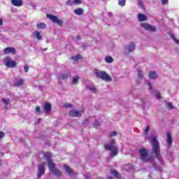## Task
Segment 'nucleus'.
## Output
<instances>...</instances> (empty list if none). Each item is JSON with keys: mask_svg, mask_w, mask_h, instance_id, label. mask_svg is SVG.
I'll return each mask as SVG.
<instances>
[{"mask_svg": "<svg viewBox=\"0 0 179 179\" xmlns=\"http://www.w3.org/2000/svg\"><path fill=\"white\" fill-rule=\"evenodd\" d=\"M79 79L80 78L78 76L73 77L72 85H78Z\"/></svg>", "mask_w": 179, "mask_h": 179, "instance_id": "cd10ccee", "label": "nucleus"}, {"mask_svg": "<svg viewBox=\"0 0 179 179\" xmlns=\"http://www.w3.org/2000/svg\"><path fill=\"white\" fill-rule=\"evenodd\" d=\"M146 85L147 86H148L150 90H152V92L153 93L154 96H156L157 99L158 100H160V99H162L160 92H159V91L153 90V88L152 87V84H150L149 81H146Z\"/></svg>", "mask_w": 179, "mask_h": 179, "instance_id": "1a4fd4ad", "label": "nucleus"}, {"mask_svg": "<svg viewBox=\"0 0 179 179\" xmlns=\"http://www.w3.org/2000/svg\"><path fill=\"white\" fill-rule=\"evenodd\" d=\"M36 27L37 29H45L47 27V25L44 23H38L36 24Z\"/></svg>", "mask_w": 179, "mask_h": 179, "instance_id": "c756f323", "label": "nucleus"}, {"mask_svg": "<svg viewBox=\"0 0 179 179\" xmlns=\"http://www.w3.org/2000/svg\"><path fill=\"white\" fill-rule=\"evenodd\" d=\"M73 3H73V1L72 0H69L66 2V5H68L69 6H71L73 5Z\"/></svg>", "mask_w": 179, "mask_h": 179, "instance_id": "58836bf2", "label": "nucleus"}, {"mask_svg": "<svg viewBox=\"0 0 179 179\" xmlns=\"http://www.w3.org/2000/svg\"><path fill=\"white\" fill-rule=\"evenodd\" d=\"M51 173L55 176V177H61L62 176V172L58 169H55V170L52 171Z\"/></svg>", "mask_w": 179, "mask_h": 179, "instance_id": "412c9836", "label": "nucleus"}, {"mask_svg": "<svg viewBox=\"0 0 179 179\" xmlns=\"http://www.w3.org/2000/svg\"><path fill=\"white\" fill-rule=\"evenodd\" d=\"M80 55H76V56L71 57L73 61H78V59H80Z\"/></svg>", "mask_w": 179, "mask_h": 179, "instance_id": "e433bc0d", "label": "nucleus"}, {"mask_svg": "<svg viewBox=\"0 0 179 179\" xmlns=\"http://www.w3.org/2000/svg\"><path fill=\"white\" fill-rule=\"evenodd\" d=\"M35 110H36V112L38 114H40V113H42V112H41V108H40V106H37Z\"/></svg>", "mask_w": 179, "mask_h": 179, "instance_id": "4c0bfd02", "label": "nucleus"}, {"mask_svg": "<svg viewBox=\"0 0 179 179\" xmlns=\"http://www.w3.org/2000/svg\"><path fill=\"white\" fill-rule=\"evenodd\" d=\"M125 50L127 51V52H132V51L135 50V43H130L125 48Z\"/></svg>", "mask_w": 179, "mask_h": 179, "instance_id": "f3484780", "label": "nucleus"}, {"mask_svg": "<svg viewBox=\"0 0 179 179\" xmlns=\"http://www.w3.org/2000/svg\"><path fill=\"white\" fill-rule=\"evenodd\" d=\"M139 155H140V158L142 160V162H148L149 159H148V153L146 149L145 148H141L139 150Z\"/></svg>", "mask_w": 179, "mask_h": 179, "instance_id": "423d86ee", "label": "nucleus"}, {"mask_svg": "<svg viewBox=\"0 0 179 179\" xmlns=\"http://www.w3.org/2000/svg\"><path fill=\"white\" fill-rule=\"evenodd\" d=\"M141 27L145 30H149L150 31H156V27H153L148 23H141Z\"/></svg>", "mask_w": 179, "mask_h": 179, "instance_id": "9d476101", "label": "nucleus"}, {"mask_svg": "<svg viewBox=\"0 0 179 179\" xmlns=\"http://www.w3.org/2000/svg\"><path fill=\"white\" fill-rule=\"evenodd\" d=\"M108 15H109L110 16H111V13H108Z\"/></svg>", "mask_w": 179, "mask_h": 179, "instance_id": "603ef678", "label": "nucleus"}, {"mask_svg": "<svg viewBox=\"0 0 179 179\" xmlns=\"http://www.w3.org/2000/svg\"><path fill=\"white\" fill-rule=\"evenodd\" d=\"M52 106L50 103L47 102L43 106V110L46 113V114H50L51 113Z\"/></svg>", "mask_w": 179, "mask_h": 179, "instance_id": "4468645a", "label": "nucleus"}, {"mask_svg": "<svg viewBox=\"0 0 179 179\" xmlns=\"http://www.w3.org/2000/svg\"><path fill=\"white\" fill-rule=\"evenodd\" d=\"M151 146L152 153L162 166H164V160L160 154V143L157 141V136H154L151 138Z\"/></svg>", "mask_w": 179, "mask_h": 179, "instance_id": "f257e3e1", "label": "nucleus"}, {"mask_svg": "<svg viewBox=\"0 0 179 179\" xmlns=\"http://www.w3.org/2000/svg\"><path fill=\"white\" fill-rule=\"evenodd\" d=\"M1 101H2V103H3V104H5V106H8V104H9V103H10V100L9 99H6L5 98H3L1 99Z\"/></svg>", "mask_w": 179, "mask_h": 179, "instance_id": "72a5a7b5", "label": "nucleus"}, {"mask_svg": "<svg viewBox=\"0 0 179 179\" xmlns=\"http://www.w3.org/2000/svg\"><path fill=\"white\" fill-rule=\"evenodd\" d=\"M65 170L70 177H73V176H75V173L69 166H65Z\"/></svg>", "mask_w": 179, "mask_h": 179, "instance_id": "aec40b11", "label": "nucleus"}, {"mask_svg": "<svg viewBox=\"0 0 179 179\" xmlns=\"http://www.w3.org/2000/svg\"><path fill=\"white\" fill-rule=\"evenodd\" d=\"M166 142L168 145L170 147H171V145H173V138L171 137V134H170V132H167L166 133Z\"/></svg>", "mask_w": 179, "mask_h": 179, "instance_id": "dca6fc26", "label": "nucleus"}, {"mask_svg": "<svg viewBox=\"0 0 179 179\" xmlns=\"http://www.w3.org/2000/svg\"><path fill=\"white\" fill-rule=\"evenodd\" d=\"M149 78L152 80H155V79H157V73H156V71H150L149 73Z\"/></svg>", "mask_w": 179, "mask_h": 179, "instance_id": "b1692460", "label": "nucleus"}, {"mask_svg": "<svg viewBox=\"0 0 179 179\" xmlns=\"http://www.w3.org/2000/svg\"><path fill=\"white\" fill-rule=\"evenodd\" d=\"M47 17L48 19H50V20H52V22H53V23H56L59 26H62V23H63L62 20L58 19V17H57L55 15L48 14Z\"/></svg>", "mask_w": 179, "mask_h": 179, "instance_id": "6e6552de", "label": "nucleus"}, {"mask_svg": "<svg viewBox=\"0 0 179 179\" xmlns=\"http://www.w3.org/2000/svg\"><path fill=\"white\" fill-rule=\"evenodd\" d=\"M77 40H78V41L80 40V36H79V35L77 36Z\"/></svg>", "mask_w": 179, "mask_h": 179, "instance_id": "09e8293b", "label": "nucleus"}, {"mask_svg": "<svg viewBox=\"0 0 179 179\" xmlns=\"http://www.w3.org/2000/svg\"><path fill=\"white\" fill-rule=\"evenodd\" d=\"M166 107H167L169 110H172V108H174V106H173V103H171V102H167V103H166Z\"/></svg>", "mask_w": 179, "mask_h": 179, "instance_id": "c9c22d12", "label": "nucleus"}, {"mask_svg": "<svg viewBox=\"0 0 179 179\" xmlns=\"http://www.w3.org/2000/svg\"><path fill=\"white\" fill-rule=\"evenodd\" d=\"M117 131H112V132L110 133L109 135H110V137H113V136H117Z\"/></svg>", "mask_w": 179, "mask_h": 179, "instance_id": "a19ab883", "label": "nucleus"}, {"mask_svg": "<svg viewBox=\"0 0 179 179\" xmlns=\"http://www.w3.org/2000/svg\"><path fill=\"white\" fill-rule=\"evenodd\" d=\"M48 166L49 167V170H50L51 172L53 171V170H55V169H57V168H55L56 165L52 162V160L48 161Z\"/></svg>", "mask_w": 179, "mask_h": 179, "instance_id": "5701e85b", "label": "nucleus"}, {"mask_svg": "<svg viewBox=\"0 0 179 179\" xmlns=\"http://www.w3.org/2000/svg\"><path fill=\"white\" fill-rule=\"evenodd\" d=\"M5 137V133L3 131H0V139Z\"/></svg>", "mask_w": 179, "mask_h": 179, "instance_id": "a18cd8bd", "label": "nucleus"}, {"mask_svg": "<svg viewBox=\"0 0 179 179\" xmlns=\"http://www.w3.org/2000/svg\"><path fill=\"white\" fill-rule=\"evenodd\" d=\"M24 72H26V73H27L29 72V66H24Z\"/></svg>", "mask_w": 179, "mask_h": 179, "instance_id": "c03bdc74", "label": "nucleus"}, {"mask_svg": "<svg viewBox=\"0 0 179 179\" xmlns=\"http://www.w3.org/2000/svg\"><path fill=\"white\" fill-rule=\"evenodd\" d=\"M83 114V110H70L69 111L68 115L69 117H82V115Z\"/></svg>", "mask_w": 179, "mask_h": 179, "instance_id": "0eeeda50", "label": "nucleus"}, {"mask_svg": "<svg viewBox=\"0 0 179 179\" xmlns=\"http://www.w3.org/2000/svg\"><path fill=\"white\" fill-rule=\"evenodd\" d=\"M33 37L35 38H37L39 41L43 40V36H41V34H40L38 31H36L32 33Z\"/></svg>", "mask_w": 179, "mask_h": 179, "instance_id": "6ab92c4d", "label": "nucleus"}, {"mask_svg": "<svg viewBox=\"0 0 179 179\" xmlns=\"http://www.w3.org/2000/svg\"><path fill=\"white\" fill-rule=\"evenodd\" d=\"M64 108H72L73 106L71 103H64Z\"/></svg>", "mask_w": 179, "mask_h": 179, "instance_id": "473e14b6", "label": "nucleus"}, {"mask_svg": "<svg viewBox=\"0 0 179 179\" xmlns=\"http://www.w3.org/2000/svg\"><path fill=\"white\" fill-rule=\"evenodd\" d=\"M11 3L13 6H22L23 1L22 0H11Z\"/></svg>", "mask_w": 179, "mask_h": 179, "instance_id": "a211bd4d", "label": "nucleus"}, {"mask_svg": "<svg viewBox=\"0 0 179 179\" xmlns=\"http://www.w3.org/2000/svg\"><path fill=\"white\" fill-rule=\"evenodd\" d=\"M126 1L125 0H119L118 1V5L120 6H125Z\"/></svg>", "mask_w": 179, "mask_h": 179, "instance_id": "f704fd0d", "label": "nucleus"}, {"mask_svg": "<svg viewBox=\"0 0 179 179\" xmlns=\"http://www.w3.org/2000/svg\"><path fill=\"white\" fill-rule=\"evenodd\" d=\"M172 38L174 40V41L176 43V44H179V40L176 39V37L172 36Z\"/></svg>", "mask_w": 179, "mask_h": 179, "instance_id": "49530a36", "label": "nucleus"}, {"mask_svg": "<svg viewBox=\"0 0 179 179\" xmlns=\"http://www.w3.org/2000/svg\"><path fill=\"white\" fill-rule=\"evenodd\" d=\"M93 121H95L94 123V128H97L100 127V122L96 120V118L94 117H90L89 119H86L85 121V124H87V122H89L90 124H92Z\"/></svg>", "mask_w": 179, "mask_h": 179, "instance_id": "9b49d317", "label": "nucleus"}, {"mask_svg": "<svg viewBox=\"0 0 179 179\" xmlns=\"http://www.w3.org/2000/svg\"><path fill=\"white\" fill-rule=\"evenodd\" d=\"M111 174H113L114 176V177H115L116 178H118V177H120V173H118V172H117V171H115V169H112L110 171Z\"/></svg>", "mask_w": 179, "mask_h": 179, "instance_id": "2f4dec72", "label": "nucleus"}, {"mask_svg": "<svg viewBox=\"0 0 179 179\" xmlns=\"http://www.w3.org/2000/svg\"><path fill=\"white\" fill-rule=\"evenodd\" d=\"M47 165V162H43L41 164L38 165L37 177L38 178H41L44 174H45V166Z\"/></svg>", "mask_w": 179, "mask_h": 179, "instance_id": "20e7f679", "label": "nucleus"}, {"mask_svg": "<svg viewBox=\"0 0 179 179\" xmlns=\"http://www.w3.org/2000/svg\"><path fill=\"white\" fill-rule=\"evenodd\" d=\"M105 61L108 64H111L112 62H114V59H113V57L111 56H106L105 57Z\"/></svg>", "mask_w": 179, "mask_h": 179, "instance_id": "bb28decb", "label": "nucleus"}, {"mask_svg": "<svg viewBox=\"0 0 179 179\" xmlns=\"http://www.w3.org/2000/svg\"><path fill=\"white\" fill-rule=\"evenodd\" d=\"M149 129H150V127L149 126H147V127H145V131H144V133H145V134H148V133L149 132Z\"/></svg>", "mask_w": 179, "mask_h": 179, "instance_id": "37998d69", "label": "nucleus"}, {"mask_svg": "<svg viewBox=\"0 0 179 179\" xmlns=\"http://www.w3.org/2000/svg\"><path fill=\"white\" fill-rule=\"evenodd\" d=\"M73 3H76L77 5H80V3H82V1L81 0H73Z\"/></svg>", "mask_w": 179, "mask_h": 179, "instance_id": "ea45409f", "label": "nucleus"}, {"mask_svg": "<svg viewBox=\"0 0 179 179\" xmlns=\"http://www.w3.org/2000/svg\"><path fill=\"white\" fill-rule=\"evenodd\" d=\"M3 53L4 54H15L16 49H15V48L8 47L3 50Z\"/></svg>", "mask_w": 179, "mask_h": 179, "instance_id": "2eb2a0df", "label": "nucleus"}, {"mask_svg": "<svg viewBox=\"0 0 179 179\" xmlns=\"http://www.w3.org/2000/svg\"><path fill=\"white\" fill-rule=\"evenodd\" d=\"M94 73L96 76V78L102 79V80H105L106 82L111 81V77L110 76V75L107 74L106 71H101L100 70L95 69L94 71Z\"/></svg>", "mask_w": 179, "mask_h": 179, "instance_id": "7ed1b4c3", "label": "nucleus"}, {"mask_svg": "<svg viewBox=\"0 0 179 179\" xmlns=\"http://www.w3.org/2000/svg\"><path fill=\"white\" fill-rule=\"evenodd\" d=\"M162 5H167L169 0H161Z\"/></svg>", "mask_w": 179, "mask_h": 179, "instance_id": "79ce46f5", "label": "nucleus"}, {"mask_svg": "<svg viewBox=\"0 0 179 179\" xmlns=\"http://www.w3.org/2000/svg\"><path fill=\"white\" fill-rule=\"evenodd\" d=\"M74 13L76 15H83V9L77 8V9L74 10Z\"/></svg>", "mask_w": 179, "mask_h": 179, "instance_id": "c85d7f7f", "label": "nucleus"}, {"mask_svg": "<svg viewBox=\"0 0 179 179\" xmlns=\"http://www.w3.org/2000/svg\"><path fill=\"white\" fill-rule=\"evenodd\" d=\"M43 51H47V48L43 49Z\"/></svg>", "mask_w": 179, "mask_h": 179, "instance_id": "8fccbe9b", "label": "nucleus"}, {"mask_svg": "<svg viewBox=\"0 0 179 179\" xmlns=\"http://www.w3.org/2000/svg\"><path fill=\"white\" fill-rule=\"evenodd\" d=\"M40 121H41V119L39 118V119L38 120V122H40Z\"/></svg>", "mask_w": 179, "mask_h": 179, "instance_id": "3c124183", "label": "nucleus"}, {"mask_svg": "<svg viewBox=\"0 0 179 179\" xmlns=\"http://www.w3.org/2000/svg\"><path fill=\"white\" fill-rule=\"evenodd\" d=\"M138 20V22H146V20H148V17L143 14L139 13Z\"/></svg>", "mask_w": 179, "mask_h": 179, "instance_id": "4be33fe9", "label": "nucleus"}, {"mask_svg": "<svg viewBox=\"0 0 179 179\" xmlns=\"http://www.w3.org/2000/svg\"><path fill=\"white\" fill-rule=\"evenodd\" d=\"M106 150H108L110 157H115L118 155V147L115 145V141L111 140L110 143H107L104 146Z\"/></svg>", "mask_w": 179, "mask_h": 179, "instance_id": "f03ea898", "label": "nucleus"}, {"mask_svg": "<svg viewBox=\"0 0 179 179\" xmlns=\"http://www.w3.org/2000/svg\"><path fill=\"white\" fill-rule=\"evenodd\" d=\"M0 166H1V161H0Z\"/></svg>", "mask_w": 179, "mask_h": 179, "instance_id": "864d4df0", "label": "nucleus"}, {"mask_svg": "<svg viewBox=\"0 0 179 179\" xmlns=\"http://www.w3.org/2000/svg\"><path fill=\"white\" fill-rule=\"evenodd\" d=\"M137 75H138L137 83L138 85H141L142 83V80H143V71H142V69H138L137 70Z\"/></svg>", "mask_w": 179, "mask_h": 179, "instance_id": "ddd939ff", "label": "nucleus"}, {"mask_svg": "<svg viewBox=\"0 0 179 179\" xmlns=\"http://www.w3.org/2000/svg\"><path fill=\"white\" fill-rule=\"evenodd\" d=\"M51 156L52 155L50 152H43V157L46 159L47 162L51 161Z\"/></svg>", "mask_w": 179, "mask_h": 179, "instance_id": "393cba45", "label": "nucleus"}, {"mask_svg": "<svg viewBox=\"0 0 179 179\" xmlns=\"http://www.w3.org/2000/svg\"><path fill=\"white\" fill-rule=\"evenodd\" d=\"M85 87L92 93H99V90H97V88H96V87H94V85L92 83L85 84Z\"/></svg>", "mask_w": 179, "mask_h": 179, "instance_id": "f8f14e48", "label": "nucleus"}, {"mask_svg": "<svg viewBox=\"0 0 179 179\" xmlns=\"http://www.w3.org/2000/svg\"><path fill=\"white\" fill-rule=\"evenodd\" d=\"M3 64L7 68H15L17 64L10 57H6L3 59Z\"/></svg>", "mask_w": 179, "mask_h": 179, "instance_id": "39448f33", "label": "nucleus"}, {"mask_svg": "<svg viewBox=\"0 0 179 179\" xmlns=\"http://www.w3.org/2000/svg\"><path fill=\"white\" fill-rule=\"evenodd\" d=\"M69 76H71V72H67V73L62 74L61 78H62V79L65 80V79H68V78H69Z\"/></svg>", "mask_w": 179, "mask_h": 179, "instance_id": "7c9ffc66", "label": "nucleus"}, {"mask_svg": "<svg viewBox=\"0 0 179 179\" xmlns=\"http://www.w3.org/2000/svg\"><path fill=\"white\" fill-rule=\"evenodd\" d=\"M24 83V80L23 79H20L14 83V86L19 87V86H22Z\"/></svg>", "mask_w": 179, "mask_h": 179, "instance_id": "a878e982", "label": "nucleus"}, {"mask_svg": "<svg viewBox=\"0 0 179 179\" xmlns=\"http://www.w3.org/2000/svg\"><path fill=\"white\" fill-rule=\"evenodd\" d=\"M3 24V20L0 18V26H2Z\"/></svg>", "mask_w": 179, "mask_h": 179, "instance_id": "de8ad7c7", "label": "nucleus"}]
</instances>
